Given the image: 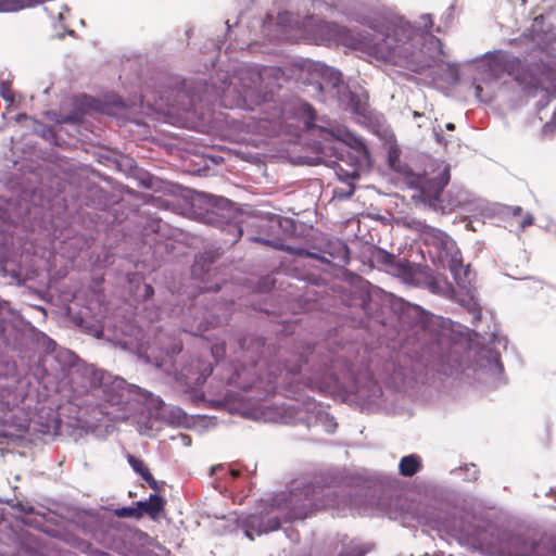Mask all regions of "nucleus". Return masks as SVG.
<instances>
[{
    "mask_svg": "<svg viewBox=\"0 0 556 556\" xmlns=\"http://www.w3.org/2000/svg\"><path fill=\"white\" fill-rule=\"evenodd\" d=\"M238 346L240 355L227 377L229 391L236 397L262 402L280 389L293 402L283 404L282 413L277 416H271L270 409L262 412L264 419L308 429L320 426L328 433L336 431L334 417L305 392L341 400L358 392L354 364L344 348L307 346L299 356L283 358L281 364L280 350L260 336L239 338Z\"/></svg>",
    "mask_w": 556,
    "mask_h": 556,
    "instance_id": "obj_1",
    "label": "nucleus"
},
{
    "mask_svg": "<svg viewBox=\"0 0 556 556\" xmlns=\"http://www.w3.org/2000/svg\"><path fill=\"white\" fill-rule=\"evenodd\" d=\"M283 81L285 72L280 67L242 63L232 67L231 75L218 72L210 81L172 77L161 99L169 108L184 112L195 111L198 103L210 104L219 100L220 105L227 109L257 112L260 121L294 119L302 123L305 130L317 129L321 144L344 142L350 151L369 160V151L362 137L346 131L341 138L333 129L316 126V112L309 103L292 99L280 105L276 94Z\"/></svg>",
    "mask_w": 556,
    "mask_h": 556,
    "instance_id": "obj_2",
    "label": "nucleus"
},
{
    "mask_svg": "<svg viewBox=\"0 0 556 556\" xmlns=\"http://www.w3.org/2000/svg\"><path fill=\"white\" fill-rule=\"evenodd\" d=\"M345 15L355 20L363 30L352 29L334 22L320 21L318 33L329 43L342 45L379 61L422 73L441 60V40L432 35L430 14L421 15L426 29L410 24L403 16L382 13L362 14L361 0H333Z\"/></svg>",
    "mask_w": 556,
    "mask_h": 556,
    "instance_id": "obj_3",
    "label": "nucleus"
},
{
    "mask_svg": "<svg viewBox=\"0 0 556 556\" xmlns=\"http://www.w3.org/2000/svg\"><path fill=\"white\" fill-rule=\"evenodd\" d=\"M339 479V469L327 467L315 471L309 482L292 481L286 491L271 497L270 510L240 517L238 526L253 541L255 535L278 530L281 527V517L286 521L303 520L313 510L327 508L336 510L339 517L348 513L367 515L382 506L380 488L368 485L353 491L331 490Z\"/></svg>",
    "mask_w": 556,
    "mask_h": 556,
    "instance_id": "obj_4",
    "label": "nucleus"
},
{
    "mask_svg": "<svg viewBox=\"0 0 556 556\" xmlns=\"http://www.w3.org/2000/svg\"><path fill=\"white\" fill-rule=\"evenodd\" d=\"M354 299L366 315H374L380 302L388 299L403 328L410 331L413 346L409 357L415 363L413 368H425L444 376H452L462 369V363L453 350L450 340L428 325V313L419 305L401 298L387 294L377 286L361 279L354 290Z\"/></svg>",
    "mask_w": 556,
    "mask_h": 556,
    "instance_id": "obj_5",
    "label": "nucleus"
},
{
    "mask_svg": "<svg viewBox=\"0 0 556 556\" xmlns=\"http://www.w3.org/2000/svg\"><path fill=\"white\" fill-rule=\"evenodd\" d=\"M77 372L83 379L84 391L101 394L103 401L128 414L139 413L143 406L156 410L164 406L160 396L136 384H129L125 379L98 369L93 365L84 364Z\"/></svg>",
    "mask_w": 556,
    "mask_h": 556,
    "instance_id": "obj_6",
    "label": "nucleus"
},
{
    "mask_svg": "<svg viewBox=\"0 0 556 556\" xmlns=\"http://www.w3.org/2000/svg\"><path fill=\"white\" fill-rule=\"evenodd\" d=\"M303 84L306 92L316 100L337 104L365 119L370 117L367 92L361 87L350 89L339 70L321 62H309Z\"/></svg>",
    "mask_w": 556,
    "mask_h": 556,
    "instance_id": "obj_7",
    "label": "nucleus"
},
{
    "mask_svg": "<svg viewBox=\"0 0 556 556\" xmlns=\"http://www.w3.org/2000/svg\"><path fill=\"white\" fill-rule=\"evenodd\" d=\"M450 179L451 165L448 163L443 160H429L422 173L408 178V185L414 189L412 199L415 203H421L433 211L454 210L460 206L467 200V194L464 191H457L456 197L453 198V190H450V199L444 204L442 194Z\"/></svg>",
    "mask_w": 556,
    "mask_h": 556,
    "instance_id": "obj_8",
    "label": "nucleus"
},
{
    "mask_svg": "<svg viewBox=\"0 0 556 556\" xmlns=\"http://www.w3.org/2000/svg\"><path fill=\"white\" fill-rule=\"evenodd\" d=\"M319 146L321 161L334 170L340 181L348 184V191L339 193V198L352 197L355 191L353 181L359 179L361 165L368 160L350 151L344 142L336 141L333 144Z\"/></svg>",
    "mask_w": 556,
    "mask_h": 556,
    "instance_id": "obj_9",
    "label": "nucleus"
},
{
    "mask_svg": "<svg viewBox=\"0 0 556 556\" xmlns=\"http://www.w3.org/2000/svg\"><path fill=\"white\" fill-rule=\"evenodd\" d=\"M194 215L202 223L218 227L237 216L235 203L227 198L197 192L191 199Z\"/></svg>",
    "mask_w": 556,
    "mask_h": 556,
    "instance_id": "obj_10",
    "label": "nucleus"
},
{
    "mask_svg": "<svg viewBox=\"0 0 556 556\" xmlns=\"http://www.w3.org/2000/svg\"><path fill=\"white\" fill-rule=\"evenodd\" d=\"M473 372L478 382L490 388H500L506 383L501 355L489 345L476 352Z\"/></svg>",
    "mask_w": 556,
    "mask_h": 556,
    "instance_id": "obj_11",
    "label": "nucleus"
},
{
    "mask_svg": "<svg viewBox=\"0 0 556 556\" xmlns=\"http://www.w3.org/2000/svg\"><path fill=\"white\" fill-rule=\"evenodd\" d=\"M425 244L428 247V254L433 263L444 266L447 262H455L460 253L456 242L444 231L418 223Z\"/></svg>",
    "mask_w": 556,
    "mask_h": 556,
    "instance_id": "obj_12",
    "label": "nucleus"
},
{
    "mask_svg": "<svg viewBox=\"0 0 556 556\" xmlns=\"http://www.w3.org/2000/svg\"><path fill=\"white\" fill-rule=\"evenodd\" d=\"M505 549L508 556H556V542H536L522 535H513L506 542Z\"/></svg>",
    "mask_w": 556,
    "mask_h": 556,
    "instance_id": "obj_13",
    "label": "nucleus"
},
{
    "mask_svg": "<svg viewBox=\"0 0 556 556\" xmlns=\"http://www.w3.org/2000/svg\"><path fill=\"white\" fill-rule=\"evenodd\" d=\"M372 260L393 276L401 278L404 283L418 282L417 278L420 277V274L414 269L415 264L407 260L400 258L383 249H377L372 253Z\"/></svg>",
    "mask_w": 556,
    "mask_h": 556,
    "instance_id": "obj_14",
    "label": "nucleus"
},
{
    "mask_svg": "<svg viewBox=\"0 0 556 556\" xmlns=\"http://www.w3.org/2000/svg\"><path fill=\"white\" fill-rule=\"evenodd\" d=\"M50 361L55 363V368L51 369L55 377H68L73 383H78L83 388V379L77 369L84 365H77L78 356L74 352L65 348H59L51 355Z\"/></svg>",
    "mask_w": 556,
    "mask_h": 556,
    "instance_id": "obj_15",
    "label": "nucleus"
},
{
    "mask_svg": "<svg viewBox=\"0 0 556 556\" xmlns=\"http://www.w3.org/2000/svg\"><path fill=\"white\" fill-rule=\"evenodd\" d=\"M26 325L22 315L9 302L0 300V338L7 344L11 343V339H16L15 330Z\"/></svg>",
    "mask_w": 556,
    "mask_h": 556,
    "instance_id": "obj_16",
    "label": "nucleus"
},
{
    "mask_svg": "<svg viewBox=\"0 0 556 556\" xmlns=\"http://www.w3.org/2000/svg\"><path fill=\"white\" fill-rule=\"evenodd\" d=\"M414 269L420 274V277L417 278L418 282H405L406 285L422 287L433 294L447 298L454 293V288L445 279H439L429 275L425 267L420 265H414Z\"/></svg>",
    "mask_w": 556,
    "mask_h": 556,
    "instance_id": "obj_17",
    "label": "nucleus"
},
{
    "mask_svg": "<svg viewBox=\"0 0 556 556\" xmlns=\"http://www.w3.org/2000/svg\"><path fill=\"white\" fill-rule=\"evenodd\" d=\"M289 13H279L277 17V22H273V17L270 15H266L265 18L262 20L261 31L265 40L269 43L279 42L286 35L287 28L286 23L288 20Z\"/></svg>",
    "mask_w": 556,
    "mask_h": 556,
    "instance_id": "obj_18",
    "label": "nucleus"
},
{
    "mask_svg": "<svg viewBox=\"0 0 556 556\" xmlns=\"http://www.w3.org/2000/svg\"><path fill=\"white\" fill-rule=\"evenodd\" d=\"M455 262H447L442 266V268H447L456 285L462 289H468L471 282V271L469 265H464L462 254L458 257H455Z\"/></svg>",
    "mask_w": 556,
    "mask_h": 556,
    "instance_id": "obj_19",
    "label": "nucleus"
},
{
    "mask_svg": "<svg viewBox=\"0 0 556 556\" xmlns=\"http://www.w3.org/2000/svg\"><path fill=\"white\" fill-rule=\"evenodd\" d=\"M240 215L237 212V216L230 218L225 225H219L217 228L224 233V242L229 245L237 243L243 235V228L240 222Z\"/></svg>",
    "mask_w": 556,
    "mask_h": 556,
    "instance_id": "obj_20",
    "label": "nucleus"
},
{
    "mask_svg": "<svg viewBox=\"0 0 556 556\" xmlns=\"http://www.w3.org/2000/svg\"><path fill=\"white\" fill-rule=\"evenodd\" d=\"M26 323L28 325L23 326L21 329L15 330V333L18 332V331L24 330L25 328H29V330L31 331L36 342L42 349H45L47 355L45 356L43 362L48 363L49 358L51 357V355L54 354V351H56L59 349L56 343H55V341L52 340L50 337H48L45 332H41V331L35 329L28 321H26Z\"/></svg>",
    "mask_w": 556,
    "mask_h": 556,
    "instance_id": "obj_21",
    "label": "nucleus"
},
{
    "mask_svg": "<svg viewBox=\"0 0 556 556\" xmlns=\"http://www.w3.org/2000/svg\"><path fill=\"white\" fill-rule=\"evenodd\" d=\"M118 344L124 349V350H130V351H136V353L138 354V356L140 358H143L146 361V363H149V364H154L155 366L160 367L162 366V363H163V358H161L160 356H154V359L151 358V354L149 353V350L151 349L150 346L148 349H143V343L142 342H137L136 345L134 346V343L131 340H128V339H123V340H119L118 341Z\"/></svg>",
    "mask_w": 556,
    "mask_h": 556,
    "instance_id": "obj_22",
    "label": "nucleus"
},
{
    "mask_svg": "<svg viewBox=\"0 0 556 556\" xmlns=\"http://www.w3.org/2000/svg\"><path fill=\"white\" fill-rule=\"evenodd\" d=\"M422 467L421 457L417 454L403 456L399 463V472L403 477H413Z\"/></svg>",
    "mask_w": 556,
    "mask_h": 556,
    "instance_id": "obj_23",
    "label": "nucleus"
},
{
    "mask_svg": "<svg viewBox=\"0 0 556 556\" xmlns=\"http://www.w3.org/2000/svg\"><path fill=\"white\" fill-rule=\"evenodd\" d=\"M250 240L254 241V242H260V243L268 245V247L276 248V249L285 251L288 254L293 255V256L306 257V254H307V250L304 248L278 243L276 240L265 239L260 236L251 237Z\"/></svg>",
    "mask_w": 556,
    "mask_h": 556,
    "instance_id": "obj_24",
    "label": "nucleus"
},
{
    "mask_svg": "<svg viewBox=\"0 0 556 556\" xmlns=\"http://www.w3.org/2000/svg\"><path fill=\"white\" fill-rule=\"evenodd\" d=\"M0 502L5 503L11 507V509H12L11 515L16 519L22 518L24 516L28 517L36 513L35 507L33 505L27 504V503L24 504L23 502L16 500V498H0Z\"/></svg>",
    "mask_w": 556,
    "mask_h": 556,
    "instance_id": "obj_25",
    "label": "nucleus"
},
{
    "mask_svg": "<svg viewBox=\"0 0 556 556\" xmlns=\"http://www.w3.org/2000/svg\"><path fill=\"white\" fill-rule=\"evenodd\" d=\"M331 251L329 254L332 258L338 260L342 264L350 262V249L346 243L341 240H336L329 244Z\"/></svg>",
    "mask_w": 556,
    "mask_h": 556,
    "instance_id": "obj_26",
    "label": "nucleus"
},
{
    "mask_svg": "<svg viewBox=\"0 0 556 556\" xmlns=\"http://www.w3.org/2000/svg\"><path fill=\"white\" fill-rule=\"evenodd\" d=\"M148 501V516L152 519H156L164 510L165 501L157 493L150 494Z\"/></svg>",
    "mask_w": 556,
    "mask_h": 556,
    "instance_id": "obj_27",
    "label": "nucleus"
},
{
    "mask_svg": "<svg viewBox=\"0 0 556 556\" xmlns=\"http://www.w3.org/2000/svg\"><path fill=\"white\" fill-rule=\"evenodd\" d=\"M465 470V478L466 481H476L478 479V470L475 464H467L465 467H458L456 469H453L451 473L456 475L460 471Z\"/></svg>",
    "mask_w": 556,
    "mask_h": 556,
    "instance_id": "obj_28",
    "label": "nucleus"
},
{
    "mask_svg": "<svg viewBox=\"0 0 556 556\" xmlns=\"http://www.w3.org/2000/svg\"><path fill=\"white\" fill-rule=\"evenodd\" d=\"M0 94L5 102L10 104L14 102V94L11 90L10 80H0Z\"/></svg>",
    "mask_w": 556,
    "mask_h": 556,
    "instance_id": "obj_29",
    "label": "nucleus"
},
{
    "mask_svg": "<svg viewBox=\"0 0 556 556\" xmlns=\"http://www.w3.org/2000/svg\"><path fill=\"white\" fill-rule=\"evenodd\" d=\"M114 514L119 518H140V513L138 511V509H135V507L131 506H123L116 508Z\"/></svg>",
    "mask_w": 556,
    "mask_h": 556,
    "instance_id": "obj_30",
    "label": "nucleus"
},
{
    "mask_svg": "<svg viewBox=\"0 0 556 556\" xmlns=\"http://www.w3.org/2000/svg\"><path fill=\"white\" fill-rule=\"evenodd\" d=\"M275 220L287 233H293L296 231V225L292 218L277 216Z\"/></svg>",
    "mask_w": 556,
    "mask_h": 556,
    "instance_id": "obj_31",
    "label": "nucleus"
},
{
    "mask_svg": "<svg viewBox=\"0 0 556 556\" xmlns=\"http://www.w3.org/2000/svg\"><path fill=\"white\" fill-rule=\"evenodd\" d=\"M369 548L365 545H353L339 553L338 556H365Z\"/></svg>",
    "mask_w": 556,
    "mask_h": 556,
    "instance_id": "obj_32",
    "label": "nucleus"
},
{
    "mask_svg": "<svg viewBox=\"0 0 556 556\" xmlns=\"http://www.w3.org/2000/svg\"><path fill=\"white\" fill-rule=\"evenodd\" d=\"M182 350V345L179 341L172 340L166 346H162V353L167 357H174L178 355Z\"/></svg>",
    "mask_w": 556,
    "mask_h": 556,
    "instance_id": "obj_33",
    "label": "nucleus"
},
{
    "mask_svg": "<svg viewBox=\"0 0 556 556\" xmlns=\"http://www.w3.org/2000/svg\"><path fill=\"white\" fill-rule=\"evenodd\" d=\"M81 121V115L76 112L60 115L56 119L58 124H78Z\"/></svg>",
    "mask_w": 556,
    "mask_h": 556,
    "instance_id": "obj_34",
    "label": "nucleus"
},
{
    "mask_svg": "<svg viewBox=\"0 0 556 556\" xmlns=\"http://www.w3.org/2000/svg\"><path fill=\"white\" fill-rule=\"evenodd\" d=\"M494 54L495 53L491 51L483 54V58L486 59L483 65H488L492 75H495L498 72V62L495 60Z\"/></svg>",
    "mask_w": 556,
    "mask_h": 556,
    "instance_id": "obj_35",
    "label": "nucleus"
},
{
    "mask_svg": "<svg viewBox=\"0 0 556 556\" xmlns=\"http://www.w3.org/2000/svg\"><path fill=\"white\" fill-rule=\"evenodd\" d=\"M127 462L129 464V466L132 468V470L136 472V473H139L142 471V469L144 467H147L143 463V460H141L140 458L129 454L127 456Z\"/></svg>",
    "mask_w": 556,
    "mask_h": 556,
    "instance_id": "obj_36",
    "label": "nucleus"
},
{
    "mask_svg": "<svg viewBox=\"0 0 556 556\" xmlns=\"http://www.w3.org/2000/svg\"><path fill=\"white\" fill-rule=\"evenodd\" d=\"M490 343L492 345H503V349L505 350L507 348V339L502 337L498 332H492L490 336Z\"/></svg>",
    "mask_w": 556,
    "mask_h": 556,
    "instance_id": "obj_37",
    "label": "nucleus"
},
{
    "mask_svg": "<svg viewBox=\"0 0 556 556\" xmlns=\"http://www.w3.org/2000/svg\"><path fill=\"white\" fill-rule=\"evenodd\" d=\"M468 311L472 316V325L476 326L477 323L481 319V309L477 305V303L473 302L472 304L469 305Z\"/></svg>",
    "mask_w": 556,
    "mask_h": 556,
    "instance_id": "obj_38",
    "label": "nucleus"
},
{
    "mask_svg": "<svg viewBox=\"0 0 556 556\" xmlns=\"http://www.w3.org/2000/svg\"><path fill=\"white\" fill-rule=\"evenodd\" d=\"M526 288L531 292H536L543 289V283L540 280L528 279L525 283Z\"/></svg>",
    "mask_w": 556,
    "mask_h": 556,
    "instance_id": "obj_39",
    "label": "nucleus"
},
{
    "mask_svg": "<svg viewBox=\"0 0 556 556\" xmlns=\"http://www.w3.org/2000/svg\"><path fill=\"white\" fill-rule=\"evenodd\" d=\"M306 257H309V258H313V260H317L321 263H325V264H330V260H328L325 255H321V254H318V253H315V252H311L307 250V254H306Z\"/></svg>",
    "mask_w": 556,
    "mask_h": 556,
    "instance_id": "obj_40",
    "label": "nucleus"
},
{
    "mask_svg": "<svg viewBox=\"0 0 556 556\" xmlns=\"http://www.w3.org/2000/svg\"><path fill=\"white\" fill-rule=\"evenodd\" d=\"M135 509H138V511L140 513V518L146 514L148 515V501L144 500V501H138L136 503V506H135Z\"/></svg>",
    "mask_w": 556,
    "mask_h": 556,
    "instance_id": "obj_41",
    "label": "nucleus"
},
{
    "mask_svg": "<svg viewBox=\"0 0 556 556\" xmlns=\"http://www.w3.org/2000/svg\"><path fill=\"white\" fill-rule=\"evenodd\" d=\"M534 222L533 216L530 213H527L522 220L520 222V228L526 229L527 227L531 226Z\"/></svg>",
    "mask_w": 556,
    "mask_h": 556,
    "instance_id": "obj_42",
    "label": "nucleus"
},
{
    "mask_svg": "<svg viewBox=\"0 0 556 556\" xmlns=\"http://www.w3.org/2000/svg\"><path fill=\"white\" fill-rule=\"evenodd\" d=\"M433 135H434L435 140H437L438 143H444V144L447 143L448 140L443 137L442 129L440 127L439 128H437V127L433 128Z\"/></svg>",
    "mask_w": 556,
    "mask_h": 556,
    "instance_id": "obj_43",
    "label": "nucleus"
},
{
    "mask_svg": "<svg viewBox=\"0 0 556 556\" xmlns=\"http://www.w3.org/2000/svg\"><path fill=\"white\" fill-rule=\"evenodd\" d=\"M142 186L148 188V189H155V178L153 176L148 175L142 180Z\"/></svg>",
    "mask_w": 556,
    "mask_h": 556,
    "instance_id": "obj_44",
    "label": "nucleus"
},
{
    "mask_svg": "<svg viewBox=\"0 0 556 556\" xmlns=\"http://www.w3.org/2000/svg\"><path fill=\"white\" fill-rule=\"evenodd\" d=\"M482 91H483V89H482L481 85L475 84V94L479 99V101H481V102L489 101V99H483L482 98Z\"/></svg>",
    "mask_w": 556,
    "mask_h": 556,
    "instance_id": "obj_45",
    "label": "nucleus"
},
{
    "mask_svg": "<svg viewBox=\"0 0 556 556\" xmlns=\"http://www.w3.org/2000/svg\"><path fill=\"white\" fill-rule=\"evenodd\" d=\"M146 482L149 484V486L153 490H159V482L154 479L153 476H151L150 478H148L146 480Z\"/></svg>",
    "mask_w": 556,
    "mask_h": 556,
    "instance_id": "obj_46",
    "label": "nucleus"
},
{
    "mask_svg": "<svg viewBox=\"0 0 556 556\" xmlns=\"http://www.w3.org/2000/svg\"><path fill=\"white\" fill-rule=\"evenodd\" d=\"M508 211L511 215L517 216L522 213V207L521 206H509Z\"/></svg>",
    "mask_w": 556,
    "mask_h": 556,
    "instance_id": "obj_47",
    "label": "nucleus"
},
{
    "mask_svg": "<svg viewBox=\"0 0 556 556\" xmlns=\"http://www.w3.org/2000/svg\"><path fill=\"white\" fill-rule=\"evenodd\" d=\"M154 294L153 287L151 285H144V298L148 299Z\"/></svg>",
    "mask_w": 556,
    "mask_h": 556,
    "instance_id": "obj_48",
    "label": "nucleus"
},
{
    "mask_svg": "<svg viewBox=\"0 0 556 556\" xmlns=\"http://www.w3.org/2000/svg\"><path fill=\"white\" fill-rule=\"evenodd\" d=\"M138 475H140L144 481L152 476L148 467H144Z\"/></svg>",
    "mask_w": 556,
    "mask_h": 556,
    "instance_id": "obj_49",
    "label": "nucleus"
},
{
    "mask_svg": "<svg viewBox=\"0 0 556 556\" xmlns=\"http://www.w3.org/2000/svg\"><path fill=\"white\" fill-rule=\"evenodd\" d=\"M138 475H140L144 481L152 476L148 467H144Z\"/></svg>",
    "mask_w": 556,
    "mask_h": 556,
    "instance_id": "obj_50",
    "label": "nucleus"
},
{
    "mask_svg": "<svg viewBox=\"0 0 556 556\" xmlns=\"http://www.w3.org/2000/svg\"><path fill=\"white\" fill-rule=\"evenodd\" d=\"M28 118H29V116L26 113H18L15 116L16 123H22L23 121L28 119Z\"/></svg>",
    "mask_w": 556,
    "mask_h": 556,
    "instance_id": "obj_51",
    "label": "nucleus"
},
{
    "mask_svg": "<svg viewBox=\"0 0 556 556\" xmlns=\"http://www.w3.org/2000/svg\"><path fill=\"white\" fill-rule=\"evenodd\" d=\"M219 351L225 352L224 346H214L212 349L213 356L217 357L219 355Z\"/></svg>",
    "mask_w": 556,
    "mask_h": 556,
    "instance_id": "obj_52",
    "label": "nucleus"
},
{
    "mask_svg": "<svg viewBox=\"0 0 556 556\" xmlns=\"http://www.w3.org/2000/svg\"><path fill=\"white\" fill-rule=\"evenodd\" d=\"M202 257L208 260L211 263L213 262V256L208 252H204Z\"/></svg>",
    "mask_w": 556,
    "mask_h": 556,
    "instance_id": "obj_53",
    "label": "nucleus"
},
{
    "mask_svg": "<svg viewBox=\"0 0 556 556\" xmlns=\"http://www.w3.org/2000/svg\"><path fill=\"white\" fill-rule=\"evenodd\" d=\"M445 128H446V130L452 131V130H454V129H455V124H453V123H447V124L445 125Z\"/></svg>",
    "mask_w": 556,
    "mask_h": 556,
    "instance_id": "obj_54",
    "label": "nucleus"
},
{
    "mask_svg": "<svg viewBox=\"0 0 556 556\" xmlns=\"http://www.w3.org/2000/svg\"><path fill=\"white\" fill-rule=\"evenodd\" d=\"M48 134H52V129L50 127L45 128L42 136L46 137Z\"/></svg>",
    "mask_w": 556,
    "mask_h": 556,
    "instance_id": "obj_55",
    "label": "nucleus"
},
{
    "mask_svg": "<svg viewBox=\"0 0 556 556\" xmlns=\"http://www.w3.org/2000/svg\"><path fill=\"white\" fill-rule=\"evenodd\" d=\"M430 521L435 523V525H438V526L442 523L440 518H434V519H431Z\"/></svg>",
    "mask_w": 556,
    "mask_h": 556,
    "instance_id": "obj_56",
    "label": "nucleus"
},
{
    "mask_svg": "<svg viewBox=\"0 0 556 556\" xmlns=\"http://www.w3.org/2000/svg\"><path fill=\"white\" fill-rule=\"evenodd\" d=\"M116 104L121 105V106H124V102L122 100H119L118 102H115Z\"/></svg>",
    "mask_w": 556,
    "mask_h": 556,
    "instance_id": "obj_57",
    "label": "nucleus"
},
{
    "mask_svg": "<svg viewBox=\"0 0 556 556\" xmlns=\"http://www.w3.org/2000/svg\"><path fill=\"white\" fill-rule=\"evenodd\" d=\"M549 291H551L553 294H555V295H556V289H554V288H552V287H551V288H549Z\"/></svg>",
    "mask_w": 556,
    "mask_h": 556,
    "instance_id": "obj_58",
    "label": "nucleus"
},
{
    "mask_svg": "<svg viewBox=\"0 0 556 556\" xmlns=\"http://www.w3.org/2000/svg\"><path fill=\"white\" fill-rule=\"evenodd\" d=\"M159 229H160V225L159 224L156 225L155 228L154 227L152 228L153 231H157Z\"/></svg>",
    "mask_w": 556,
    "mask_h": 556,
    "instance_id": "obj_59",
    "label": "nucleus"
},
{
    "mask_svg": "<svg viewBox=\"0 0 556 556\" xmlns=\"http://www.w3.org/2000/svg\"><path fill=\"white\" fill-rule=\"evenodd\" d=\"M226 24H227V28H228V30H229V29H230L229 21H226Z\"/></svg>",
    "mask_w": 556,
    "mask_h": 556,
    "instance_id": "obj_60",
    "label": "nucleus"
},
{
    "mask_svg": "<svg viewBox=\"0 0 556 556\" xmlns=\"http://www.w3.org/2000/svg\"><path fill=\"white\" fill-rule=\"evenodd\" d=\"M177 413H178L179 415H182V412H181V409H179V408H177Z\"/></svg>",
    "mask_w": 556,
    "mask_h": 556,
    "instance_id": "obj_61",
    "label": "nucleus"
},
{
    "mask_svg": "<svg viewBox=\"0 0 556 556\" xmlns=\"http://www.w3.org/2000/svg\"><path fill=\"white\" fill-rule=\"evenodd\" d=\"M521 3L525 5L527 3V0H520Z\"/></svg>",
    "mask_w": 556,
    "mask_h": 556,
    "instance_id": "obj_62",
    "label": "nucleus"
},
{
    "mask_svg": "<svg viewBox=\"0 0 556 556\" xmlns=\"http://www.w3.org/2000/svg\"><path fill=\"white\" fill-rule=\"evenodd\" d=\"M217 469V467H212V472H214Z\"/></svg>",
    "mask_w": 556,
    "mask_h": 556,
    "instance_id": "obj_63",
    "label": "nucleus"
}]
</instances>
